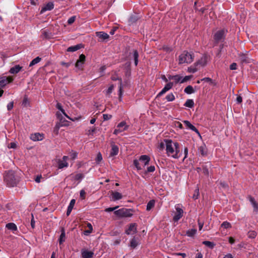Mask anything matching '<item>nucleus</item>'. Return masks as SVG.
I'll return each instance as SVG.
<instances>
[{"label": "nucleus", "instance_id": "obj_1", "mask_svg": "<svg viewBox=\"0 0 258 258\" xmlns=\"http://www.w3.org/2000/svg\"><path fill=\"white\" fill-rule=\"evenodd\" d=\"M166 143V153L168 156L174 159H178L180 157L179 144L177 142H173L170 139H164Z\"/></svg>", "mask_w": 258, "mask_h": 258}, {"label": "nucleus", "instance_id": "obj_2", "mask_svg": "<svg viewBox=\"0 0 258 258\" xmlns=\"http://www.w3.org/2000/svg\"><path fill=\"white\" fill-rule=\"evenodd\" d=\"M4 180L8 187H14L18 183L15 172L13 170L6 171L4 175Z\"/></svg>", "mask_w": 258, "mask_h": 258}, {"label": "nucleus", "instance_id": "obj_3", "mask_svg": "<svg viewBox=\"0 0 258 258\" xmlns=\"http://www.w3.org/2000/svg\"><path fill=\"white\" fill-rule=\"evenodd\" d=\"M194 59L193 53L188 52L187 51H184L179 56L178 58L179 63H190Z\"/></svg>", "mask_w": 258, "mask_h": 258}, {"label": "nucleus", "instance_id": "obj_4", "mask_svg": "<svg viewBox=\"0 0 258 258\" xmlns=\"http://www.w3.org/2000/svg\"><path fill=\"white\" fill-rule=\"evenodd\" d=\"M114 214L119 218L131 217L133 216V210L122 208L114 212Z\"/></svg>", "mask_w": 258, "mask_h": 258}, {"label": "nucleus", "instance_id": "obj_5", "mask_svg": "<svg viewBox=\"0 0 258 258\" xmlns=\"http://www.w3.org/2000/svg\"><path fill=\"white\" fill-rule=\"evenodd\" d=\"M111 79L114 81H117V80H118L119 81V84H119V86H118L119 94L118 95H119V100L120 101H121L122 93L123 92V85L122 84V79L121 78L117 77L116 75L112 76L111 77Z\"/></svg>", "mask_w": 258, "mask_h": 258}, {"label": "nucleus", "instance_id": "obj_6", "mask_svg": "<svg viewBox=\"0 0 258 258\" xmlns=\"http://www.w3.org/2000/svg\"><path fill=\"white\" fill-rule=\"evenodd\" d=\"M175 208L176 209V212L173 217V220L174 222H177L183 216V211L180 208L179 205H175Z\"/></svg>", "mask_w": 258, "mask_h": 258}, {"label": "nucleus", "instance_id": "obj_7", "mask_svg": "<svg viewBox=\"0 0 258 258\" xmlns=\"http://www.w3.org/2000/svg\"><path fill=\"white\" fill-rule=\"evenodd\" d=\"M225 35V31L224 29L220 30L217 31L214 36V39L215 42L218 43L222 39H224Z\"/></svg>", "mask_w": 258, "mask_h": 258}, {"label": "nucleus", "instance_id": "obj_8", "mask_svg": "<svg viewBox=\"0 0 258 258\" xmlns=\"http://www.w3.org/2000/svg\"><path fill=\"white\" fill-rule=\"evenodd\" d=\"M127 128V126L126 125V122L125 121H121L116 126L113 132V134L117 135L119 133L126 130Z\"/></svg>", "mask_w": 258, "mask_h": 258}, {"label": "nucleus", "instance_id": "obj_9", "mask_svg": "<svg viewBox=\"0 0 258 258\" xmlns=\"http://www.w3.org/2000/svg\"><path fill=\"white\" fill-rule=\"evenodd\" d=\"M13 79L10 77H0V87H4L7 84L12 82Z\"/></svg>", "mask_w": 258, "mask_h": 258}, {"label": "nucleus", "instance_id": "obj_10", "mask_svg": "<svg viewBox=\"0 0 258 258\" xmlns=\"http://www.w3.org/2000/svg\"><path fill=\"white\" fill-rule=\"evenodd\" d=\"M110 145L111 149L110 152L109 156L113 157L114 156L117 155L119 151L118 147L116 145H115L114 142H111L110 143Z\"/></svg>", "mask_w": 258, "mask_h": 258}, {"label": "nucleus", "instance_id": "obj_11", "mask_svg": "<svg viewBox=\"0 0 258 258\" xmlns=\"http://www.w3.org/2000/svg\"><path fill=\"white\" fill-rule=\"evenodd\" d=\"M239 58L241 63H249L250 62V58L249 57L247 53H239Z\"/></svg>", "mask_w": 258, "mask_h": 258}, {"label": "nucleus", "instance_id": "obj_12", "mask_svg": "<svg viewBox=\"0 0 258 258\" xmlns=\"http://www.w3.org/2000/svg\"><path fill=\"white\" fill-rule=\"evenodd\" d=\"M173 86V83L169 82L166 84L162 90L158 93L157 97H160L165 94L167 91L171 89Z\"/></svg>", "mask_w": 258, "mask_h": 258}, {"label": "nucleus", "instance_id": "obj_13", "mask_svg": "<svg viewBox=\"0 0 258 258\" xmlns=\"http://www.w3.org/2000/svg\"><path fill=\"white\" fill-rule=\"evenodd\" d=\"M85 58V55L83 54H81L79 56V59L77 61L75 64V67L79 69H82Z\"/></svg>", "mask_w": 258, "mask_h": 258}, {"label": "nucleus", "instance_id": "obj_14", "mask_svg": "<svg viewBox=\"0 0 258 258\" xmlns=\"http://www.w3.org/2000/svg\"><path fill=\"white\" fill-rule=\"evenodd\" d=\"M30 139L33 141H42L44 139V135L38 133L32 134L30 136Z\"/></svg>", "mask_w": 258, "mask_h": 258}, {"label": "nucleus", "instance_id": "obj_15", "mask_svg": "<svg viewBox=\"0 0 258 258\" xmlns=\"http://www.w3.org/2000/svg\"><path fill=\"white\" fill-rule=\"evenodd\" d=\"M96 35L100 39L99 41H102L109 38V35L103 31L96 32Z\"/></svg>", "mask_w": 258, "mask_h": 258}, {"label": "nucleus", "instance_id": "obj_16", "mask_svg": "<svg viewBox=\"0 0 258 258\" xmlns=\"http://www.w3.org/2000/svg\"><path fill=\"white\" fill-rule=\"evenodd\" d=\"M132 232H133V234L137 233V224L136 223L130 224L128 228L125 231V233L130 235L132 234Z\"/></svg>", "mask_w": 258, "mask_h": 258}, {"label": "nucleus", "instance_id": "obj_17", "mask_svg": "<svg viewBox=\"0 0 258 258\" xmlns=\"http://www.w3.org/2000/svg\"><path fill=\"white\" fill-rule=\"evenodd\" d=\"M183 123L186 125V127L191 130L192 131L196 132L197 134L200 135V132L188 120H184Z\"/></svg>", "mask_w": 258, "mask_h": 258}, {"label": "nucleus", "instance_id": "obj_18", "mask_svg": "<svg viewBox=\"0 0 258 258\" xmlns=\"http://www.w3.org/2000/svg\"><path fill=\"white\" fill-rule=\"evenodd\" d=\"M248 198L249 199V202L252 205V207L253 208V211L255 213H257L258 212V204L255 201L254 198H253L252 197H251V196H249Z\"/></svg>", "mask_w": 258, "mask_h": 258}, {"label": "nucleus", "instance_id": "obj_19", "mask_svg": "<svg viewBox=\"0 0 258 258\" xmlns=\"http://www.w3.org/2000/svg\"><path fill=\"white\" fill-rule=\"evenodd\" d=\"M111 201H115L122 199V195L117 191H111Z\"/></svg>", "mask_w": 258, "mask_h": 258}, {"label": "nucleus", "instance_id": "obj_20", "mask_svg": "<svg viewBox=\"0 0 258 258\" xmlns=\"http://www.w3.org/2000/svg\"><path fill=\"white\" fill-rule=\"evenodd\" d=\"M207 64V58L206 56H202L200 59L195 62L196 66L204 67Z\"/></svg>", "mask_w": 258, "mask_h": 258}, {"label": "nucleus", "instance_id": "obj_21", "mask_svg": "<svg viewBox=\"0 0 258 258\" xmlns=\"http://www.w3.org/2000/svg\"><path fill=\"white\" fill-rule=\"evenodd\" d=\"M61 234L58 238L59 244H62L66 240V233L64 228L62 227L60 230Z\"/></svg>", "mask_w": 258, "mask_h": 258}, {"label": "nucleus", "instance_id": "obj_22", "mask_svg": "<svg viewBox=\"0 0 258 258\" xmlns=\"http://www.w3.org/2000/svg\"><path fill=\"white\" fill-rule=\"evenodd\" d=\"M54 8V5L52 3L49 2L47 3L43 8H42L40 13H43L46 11H50Z\"/></svg>", "mask_w": 258, "mask_h": 258}, {"label": "nucleus", "instance_id": "obj_23", "mask_svg": "<svg viewBox=\"0 0 258 258\" xmlns=\"http://www.w3.org/2000/svg\"><path fill=\"white\" fill-rule=\"evenodd\" d=\"M212 166V164L210 162H207L205 165H203L202 166V169L203 171V173L206 175L209 176V167H211Z\"/></svg>", "mask_w": 258, "mask_h": 258}, {"label": "nucleus", "instance_id": "obj_24", "mask_svg": "<svg viewBox=\"0 0 258 258\" xmlns=\"http://www.w3.org/2000/svg\"><path fill=\"white\" fill-rule=\"evenodd\" d=\"M75 202H76V201L75 199H72L71 201L70 204L68 207L67 213H66V214L68 216H69L70 214H71V213L74 207V205L75 204Z\"/></svg>", "mask_w": 258, "mask_h": 258}, {"label": "nucleus", "instance_id": "obj_25", "mask_svg": "<svg viewBox=\"0 0 258 258\" xmlns=\"http://www.w3.org/2000/svg\"><path fill=\"white\" fill-rule=\"evenodd\" d=\"M22 69V67H20L19 65H16L10 69L9 72L11 74H16L19 73Z\"/></svg>", "mask_w": 258, "mask_h": 258}, {"label": "nucleus", "instance_id": "obj_26", "mask_svg": "<svg viewBox=\"0 0 258 258\" xmlns=\"http://www.w3.org/2000/svg\"><path fill=\"white\" fill-rule=\"evenodd\" d=\"M40 37L43 39H50L52 37L51 33H49L46 30H43L41 32Z\"/></svg>", "mask_w": 258, "mask_h": 258}, {"label": "nucleus", "instance_id": "obj_27", "mask_svg": "<svg viewBox=\"0 0 258 258\" xmlns=\"http://www.w3.org/2000/svg\"><path fill=\"white\" fill-rule=\"evenodd\" d=\"M139 160L141 161L144 162V166L149 164V161L150 160V158L146 155H142L140 156Z\"/></svg>", "mask_w": 258, "mask_h": 258}, {"label": "nucleus", "instance_id": "obj_28", "mask_svg": "<svg viewBox=\"0 0 258 258\" xmlns=\"http://www.w3.org/2000/svg\"><path fill=\"white\" fill-rule=\"evenodd\" d=\"M58 168L62 169L64 167H67L69 165L68 163L66 161H63L61 159H59L57 161Z\"/></svg>", "mask_w": 258, "mask_h": 258}, {"label": "nucleus", "instance_id": "obj_29", "mask_svg": "<svg viewBox=\"0 0 258 258\" xmlns=\"http://www.w3.org/2000/svg\"><path fill=\"white\" fill-rule=\"evenodd\" d=\"M82 47V44H77L76 45L72 46L67 48V51L68 52H75Z\"/></svg>", "mask_w": 258, "mask_h": 258}, {"label": "nucleus", "instance_id": "obj_30", "mask_svg": "<svg viewBox=\"0 0 258 258\" xmlns=\"http://www.w3.org/2000/svg\"><path fill=\"white\" fill-rule=\"evenodd\" d=\"M139 19V17L136 15H132L128 19L129 25H133Z\"/></svg>", "mask_w": 258, "mask_h": 258}, {"label": "nucleus", "instance_id": "obj_31", "mask_svg": "<svg viewBox=\"0 0 258 258\" xmlns=\"http://www.w3.org/2000/svg\"><path fill=\"white\" fill-rule=\"evenodd\" d=\"M93 252L88 250H85L82 252L83 258H91L93 255Z\"/></svg>", "mask_w": 258, "mask_h": 258}, {"label": "nucleus", "instance_id": "obj_32", "mask_svg": "<svg viewBox=\"0 0 258 258\" xmlns=\"http://www.w3.org/2000/svg\"><path fill=\"white\" fill-rule=\"evenodd\" d=\"M199 150L203 156H206L207 155V149L205 145L200 146L199 148Z\"/></svg>", "mask_w": 258, "mask_h": 258}, {"label": "nucleus", "instance_id": "obj_33", "mask_svg": "<svg viewBox=\"0 0 258 258\" xmlns=\"http://www.w3.org/2000/svg\"><path fill=\"white\" fill-rule=\"evenodd\" d=\"M6 228L9 230H11L13 231H15L17 230V227L16 225L14 223H9L6 224Z\"/></svg>", "mask_w": 258, "mask_h": 258}, {"label": "nucleus", "instance_id": "obj_34", "mask_svg": "<svg viewBox=\"0 0 258 258\" xmlns=\"http://www.w3.org/2000/svg\"><path fill=\"white\" fill-rule=\"evenodd\" d=\"M155 204V201L154 200H150L147 205L146 210L148 211H150L154 206Z\"/></svg>", "mask_w": 258, "mask_h": 258}, {"label": "nucleus", "instance_id": "obj_35", "mask_svg": "<svg viewBox=\"0 0 258 258\" xmlns=\"http://www.w3.org/2000/svg\"><path fill=\"white\" fill-rule=\"evenodd\" d=\"M184 91L185 93L187 94H191L192 93H195V91L193 87L190 86L188 85L187 86L184 90Z\"/></svg>", "mask_w": 258, "mask_h": 258}, {"label": "nucleus", "instance_id": "obj_36", "mask_svg": "<svg viewBox=\"0 0 258 258\" xmlns=\"http://www.w3.org/2000/svg\"><path fill=\"white\" fill-rule=\"evenodd\" d=\"M56 107L57 108V109L59 110L65 116H66L67 118L70 119V117L65 112L64 110L63 109V108L62 107V105H61V104L60 103H58V102L57 103L56 105Z\"/></svg>", "mask_w": 258, "mask_h": 258}, {"label": "nucleus", "instance_id": "obj_37", "mask_svg": "<svg viewBox=\"0 0 258 258\" xmlns=\"http://www.w3.org/2000/svg\"><path fill=\"white\" fill-rule=\"evenodd\" d=\"M133 57L135 60V64L137 66L138 63L139 53L136 49L133 50Z\"/></svg>", "mask_w": 258, "mask_h": 258}, {"label": "nucleus", "instance_id": "obj_38", "mask_svg": "<svg viewBox=\"0 0 258 258\" xmlns=\"http://www.w3.org/2000/svg\"><path fill=\"white\" fill-rule=\"evenodd\" d=\"M203 244L211 249H213L216 245L214 242L209 241H204Z\"/></svg>", "mask_w": 258, "mask_h": 258}, {"label": "nucleus", "instance_id": "obj_39", "mask_svg": "<svg viewBox=\"0 0 258 258\" xmlns=\"http://www.w3.org/2000/svg\"><path fill=\"white\" fill-rule=\"evenodd\" d=\"M201 81H205L206 82H208V83H210V84H211V85H213V86L216 85V82L214 80H213L212 79H211L210 78H209V77H206V78H203L201 80Z\"/></svg>", "mask_w": 258, "mask_h": 258}, {"label": "nucleus", "instance_id": "obj_40", "mask_svg": "<svg viewBox=\"0 0 258 258\" xmlns=\"http://www.w3.org/2000/svg\"><path fill=\"white\" fill-rule=\"evenodd\" d=\"M198 70V68L197 66H196L195 63L192 66H190L187 69V71L189 73H195L197 72Z\"/></svg>", "mask_w": 258, "mask_h": 258}, {"label": "nucleus", "instance_id": "obj_41", "mask_svg": "<svg viewBox=\"0 0 258 258\" xmlns=\"http://www.w3.org/2000/svg\"><path fill=\"white\" fill-rule=\"evenodd\" d=\"M194 105V102L192 99H187L184 104V106L189 108H192Z\"/></svg>", "mask_w": 258, "mask_h": 258}, {"label": "nucleus", "instance_id": "obj_42", "mask_svg": "<svg viewBox=\"0 0 258 258\" xmlns=\"http://www.w3.org/2000/svg\"><path fill=\"white\" fill-rule=\"evenodd\" d=\"M41 60V58L39 56L36 57L35 58L33 59L31 62L30 63L29 67H32L38 62H39Z\"/></svg>", "mask_w": 258, "mask_h": 258}, {"label": "nucleus", "instance_id": "obj_43", "mask_svg": "<svg viewBox=\"0 0 258 258\" xmlns=\"http://www.w3.org/2000/svg\"><path fill=\"white\" fill-rule=\"evenodd\" d=\"M62 126L63 124L61 123H57L54 128L53 133L56 135H58L60 127Z\"/></svg>", "mask_w": 258, "mask_h": 258}, {"label": "nucleus", "instance_id": "obj_44", "mask_svg": "<svg viewBox=\"0 0 258 258\" xmlns=\"http://www.w3.org/2000/svg\"><path fill=\"white\" fill-rule=\"evenodd\" d=\"M197 232V230L195 229H191L186 231V234L189 237L193 236Z\"/></svg>", "mask_w": 258, "mask_h": 258}, {"label": "nucleus", "instance_id": "obj_45", "mask_svg": "<svg viewBox=\"0 0 258 258\" xmlns=\"http://www.w3.org/2000/svg\"><path fill=\"white\" fill-rule=\"evenodd\" d=\"M172 78H173V80L174 81L175 84H177L178 83H181L182 77H180V76L175 75V76H173L172 77Z\"/></svg>", "mask_w": 258, "mask_h": 258}, {"label": "nucleus", "instance_id": "obj_46", "mask_svg": "<svg viewBox=\"0 0 258 258\" xmlns=\"http://www.w3.org/2000/svg\"><path fill=\"white\" fill-rule=\"evenodd\" d=\"M257 233L255 231L250 230L247 233L248 237L249 238L253 239L256 236Z\"/></svg>", "mask_w": 258, "mask_h": 258}, {"label": "nucleus", "instance_id": "obj_47", "mask_svg": "<svg viewBox=\"0 0 258 258\" xmlns=\"http://www.w3.org/2000/svg\"><path fill=\"white\" fill-rule=\"evenodd\" d=\"M84 175H83V174L78 173L76 174L73 178L74 180L78 181L82 180L84 178Z\"/></svg>", "mask_w": 258, "mask_h": 258}, {"label": "nucleus", "instance_id": "obj_48", "mask_svg": "<svg viewBox=\"0 0 258 258\" xmlns=\"http://www.w3.org/2000/svg\"><path fill=\"white\" fill-rule=\"evenodd\" d=\"M138 245V242L137 239L134 237L131 241L130 245L132 247L135 248Z\"/></svg>", "mask_w": 258, "mask_h": 258}, {"label": "nucleus", "instance_id": "obj_49", "mask_svg": "<svg viewBox=\"0 0 258 258\" xmlns=\"http://www.w3.org/2000/svg\"><path fill=\"white\" fill-rule=\"evenodd\" d=\"M134 165L136 167L138 170H140L142 169L141 166L140 165L139 161L137 159H135L134 160Z\"/></svg>", "mask_w": 258, "mask_h": 258}, {"label": "nucleus", "instance_id": "obj_50", "mask_svg": "<svg viewBox=\"0 0 258 258\" xmlns=\"http://www.w3.org/2000/svg\"><path fill=\"white\" fill-rule=\"evenodd\" d=\"M166 99L168 101H172L175 99V97L172 93H170L166 96Z\"/></svg>", "mask_w": 258, "mask_h": 258}, {"label": "nucleus", "instance_id": "obj_51", "mask_svg": "<svg viewBox=\"0 0 258 258\" xmlns=\"http://www.w3.org/2000/svg\"><path fill=\"white\" fill-rule=\"evenodd\" d=\"M199 187H197L195 190V193L192 196V199L194 200L198 199L199 196Z\"/></svg>", "mask_w": 258, "mask_h": 258}, {"label": "nucleus", "instance_id": "obj_52", "mask_svg": "<svg viewBox=\"0 0 258 258\" xmlns=\"http://www.w3.org/2000/svg\"><path fill=\"white\" fill-rule=\"evenodd\" d=\"M165 147L166 148V143L163 141V142H161L159 144L157 148L159 151H162L165 148Z\"/></svg>", "mask_w": 258, "mask_h": 258}, {"label": "nucleus", "instance_id": "obj_53", "mask_svg": "<svg viewBox=\"0 0 258 258\" xmlns=\"http://www.w3.org/2000/svg\"><path fill=\"white\" fill-rule=\"evenodd\" d=\"M221 227H223L225 229H227L229 228H231V224L230 223H229L227 221H225V222H223L222 223V224H221Z\"/></svg>", "mask_w": 258, "mask_h": 258}, {"label": "nucleus", "instance_id": "obj_54", "mask_svg": "<svg viewBox=\"0 0 258 258\" xmlns=\"http://www.w3.org/2000/svg\"><path fill=\"white\" fill-rule=\"evenodd\" d=\"M114 88V85L113 84L111 85L106 92V95L110 94L112 93V91L113 90Z\"/></svg>", "mask_w": 258, "mask_h": 258}, {"label": "nucleus", "instance_id": "obj_55", "mask_svg": "<svg viewBox=\"0 0 258 258\" xmlns=\"http://www.w3.org/2000/svg\"><path fill=\"white\" fill-rule=\"evenodd\" d=\"M76 18V17L75 16H73L70 17L68 20V24L69 25L72 24L75 22Z\"/></svg>", "mask_w": 258, "mask_h": 258}, {"label": "nucleus", "instance_id": "obj_56", "mask_svg": "<svg viewBox=\"0 0 258 258\" xmlns=\"http://www.w3.org/2000/svg\"><path fill=\"white\" fill-rule=\"evenodd\" d=\"M119 207L118 206H115L114 207H113V208H111V207H110V208H106L105 209V211L106 212H112V211H116L115 210L117 209Z\"/></svg>", "mask_w": 258, "mask_h": 258}, {"label": "nucleus", "instance_id": "obj_57", "mask_svg": "<svg viewBox=\"0 0 258 258\" xmlns=\"http://www.w3.org/2000/svg\"><path fill=\"white\" fill-rule=\"evenodd\" d=\"M29 104V102L28 101V99L27 97H24L23 102H22V105H23L25 107H27Z\"/></svg>", "mask_w": 258, "mask_h": 258}, {"label": "nucleus", "instance_id": "obj_58", "mask_svg": "<svg viewBox=\"0 0 258 258\" xmlns=\"http://www.w3.org/2000/svg\"><path fill=\"white\" fill-rule=\"evenodd\" d=\"M191 77H192L191 76H186L184 77L183 78H182L181 81V83H183L184 82H187L191 78Z\"/></svg>", "mask_w": 258, "mask_h": 258}, {"label": "nucleus", "instance_id": "obj_59", "mask_svg": "<svg viewBox=\"0 0 258 258\" xmlns=\"http://www.w3.org/2000/svg\"><path fill=\"white\" fill-rule=\"evenodd\" d=\"M104 120H108L111 118L112 115L108 114H104L103 115Z\"/></svg>", "mask_w": 258, "mask_h": 258}, {"label": "nucleus", "instance_id": "obj_60", "mask_svg": "<svg viewBox=\"0 0 258 258\" xmlns=\"http://www.w3.org/2000/svg\"><path fill=\"white\" fill-rule=\"evenodd\" d=\"M155 170V167L154 166H150L147 168V172H153Z\"/></svg>", "mask_w": 258, "mask_h": 258}, {"label": "nucleus", "instance_id": "obj_61", "mask_svg": "<svg viewBox=\"0 0 258 258\" xmlns=\"http://www.w3.org/2000/svg\"><path fill=\"white\" fill-rule=\"evenodd\" d=\"M237 69V64L235 62H233L230 66V69L231 70H235Z\"/></svg>", "mask_w": 258, "mask_h": 258}, {"label": "nucleus", "instance_id": "obj_62", "mask_svg": "<svg viewBox=\"0 0 258 258\" xmlns=\"http://www.w3.org/2000/svg\"><path fill=\"white\" fill-rule=\"evenodd\" d=\"M14 106V103L13 102H10L7 105V109L8 110L10 111L13 108Z\"/></svg>", "mask_w": 258, "mask_h": 258}, {"label": "nucleus", "instance_id": "obj_63", "mask_svg": "<svg viewBox=\"0 0 258 258\" xmlns=\"http://www.w3.org/2000/svg\"><path fill=\"white\" fill-rule=\"evenodd\" d=\"M85 194L86 192L84 190L82 189L80 191V196L82 199H84L85 198Z\"/></svg>", "mask_w": 258, "mask_h": 258}, {"label": "nucleus", "instance_id": "obj_64", "mask_svg": "<svg viewBox=\"0 0 258 258\" xmlns=\"http://www.w3.org/2000/svg\"><path fill=\"white\" fill-rule=\"evenodd\" d=\"M242 102V98L241 96H237L236 98V102L238 104H240Z\"/></svg>", "mask_w": 258, "mask_h": 258}]
</instances>
